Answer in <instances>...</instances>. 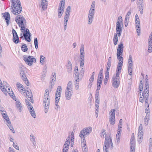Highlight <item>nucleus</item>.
I'll use <instances>...</instances> for the list:
<instances>
[{
	"label": "nucleus",
	"mask_w": 152,
	"mask_h": 152,
	"mask_svg": "<svg viewBox=\"0 0 152 152\" xmlns=\"http://www.w3.org/2000/svg\"><path fill=\"white\" fill-rule=\"evenodd\" d=\"M92 131V128L89 127L87 128L83 129L81 130L80 133V137L83 139V142L82 144V150L83 152H87L88 151L87 148H86L85 146L86 145L85 143L86 140L85 137L90 134Z\"/></svg>",
	"instance_id": "1"
},
{
	"label": "nucleus",
	"mask_w": 152,
	"mask_h": 152,
	"mask_svg": "<svg viewBox=\"0 0 152 152\" xmlns=\"http://www.w3.org/2000/svg\"><path fill=\"white\" fill-rule=\"evenodd\" d=\"M11 12L14 15H18L21 13L22 7L19 0H11Z\"/></svg>",
	"instance_id": "2"
},
{
	"label": "nucleus",
	"mask_w": 152,
	"mask_h": 152,
	"mask_svg": "<svg viewBox=\"0 0 152 152\" xmlns=\"http://www.w3.org/2000/svg\"><path fill=\"white\" fill-rule=\"evenodd\" d=\"M113 144L110 136L105 135V138L103 147L104 152H109L108 149H112L113 148Z\"/></svg>",
	"instance_id": "3"
},
{
	"label": "nucleus",
	"mask_w": 152,
	"mask_h": 152,
	"mask_svg": "<svg viewBox=\"0 0 152 152\" xmlns=\"http://www.w3.org/2000/svg\"><path fill=\"white\" fill-rule=\"evenodd\" d=\"M43 104L45 109V112L46 113L48 110L50 105V96L49 90L48 89L45 90V93L43 99Z\"/></svg>",
	"instance_id": "4"
},
{
	"label": "nucleus",
	"mask_w": 152,
	"mask_h": 152,
	"mask_svg": "<svg viewBox=\"0 0 152 152\" xmlns=\"http://www.w3.org/2000/svg\"><path fill=\"white\" fill-rule=\"evenodd\" d=\"M121 71L118 72L116 70V74L114 75L112 78L113 86L114 88L118 87L120 84V77L119 74Z\"/></svg>",
	"instance_id": "5"
},
{
	"label": "nucleus",
	"mask_w": 152,
	"mask_h": 152,
	"mask_svg": "<svg viewBox=\"0 0 152 152\" xmlns=\"http://www.w3.org/2000/svg\"><path fill=\"white\" fill-rule=\"evenodd\" d=\"M25 20L24 18L22 15H19L16 17L15 21L18 24L20 27H21V30L24 31L26 29L25 27L24 26L23 22Z\"/></svg>",
	"instance_id": "6"
},
{
	"label": "nucleus",
	"mask_w": 152,
	"mask_h": 152,
	"mask_svg": "<svg viewBox=\"0 0 152 152\" xmlns=\"http://www.w3.org/2000/svg\"><path fill=\"white\" fill-rule=\"evenodd\" d=\"M26 68L24 67H21L20 69V76L24 83L27 86L29 85V82L25 75Z\"/></svg>",
	"instance_id": "7"
},
{
	"label": "nucleus",
	"mask_w": 152,
	"mask_h": 152,
	"mask_svg": "<svg viewBox=\"0 0 152 152\" xmlns=\"http://www.w3.org/2000/svg\"><path fill=\"white\" fill-rule=\"evenodd\" d=\"M148 96H140L139 98V101L140 102L143 103L144 102V99L145 100V111L146 115H149V105L148 102Z\"/></svg>",
	"instance_id": "8"
},
{
	"label": "nucleus",
	"mask_w": 152,
	"mask_h": 152,
	"mask_svg": "<svg viewBox=\"0 0 152 152\" xmlns=\"http://www.w3.org/2000/svg\"><path fill=\"white\" fill-rule=\"evenodd\" d=\"M65 0H61L58 7V16L60 18L63 15L65 7Z\"/></svg>",
	"instance_id": "9"
},
{
	"label": "nucleus",
	"mask_w": 152,
	"mask_h": 152,
	"mask_svg": "<svg viewBox=\"0 0 152 152\" xmlns=\"http://www.w3.org/2000/svg\"><path fill=\"white\" fill-rule=\"evenodd\" d=\"M122 55L123 54H117V58L119 61L117 65L116 69V71L118 72L121 71V70L124 60L123 58L122 57Z\"/></svg>",
	"instance_id": "10"
},
{
	"label": "nucleus",
	"mask_w": 152,
	"mask_h": 152,
	"mask_svg": "<svg viewBox=\"0 0 152 152\" xmlns=\"http://www.w3.org/2000/svg\"><path fill=\"white\" fill-rule=\"evenodd\" d=\"M23 60L26 64L29 66L32 65L33 63H35L36 61V59L32 56H26L24 57Z\"/></svg>",
	"instance_id": "11"
},
{
	"label": "nucleus",
	"mask_w": 152,
	"mask_h": 152,
	"mask_svg": "<svg viewBox=\"0 0 152 152\" xmlns=\"http://www.w3.org/2000/svg\"><path fill=\"white\" fill-rule=\"evenodd\" d=\"M25 101L26 103L27 107L28 108L29 111L30 113L31 116L34 118H35L36 117V113L34 111L32 106L30 103L28 101L27 99H25Z\"/></svg>",
	"instance_id": "12"
},
{
	"label": "nucleus",
	"mask_w": 152,
	"mask_h": 152,
	"mask_svg": "<svg viewBox=\"0 0 152 152\" xmlns=\"http://www.w3.org/2000/svg\"><path fill=\"white\" fill-rule=\"evenodd\" d=\"M138 141L139 143H141L143 138V127L142 124H140L138 129Z\"/></svg>",
	"instance_id": "13"
},
{
	"label": "nucleus",
	"mask_w": 152,
	"mask_h": 152,
	"mask_svg": "<svg viewBox=\"0 0 152 152\" xmlns=\"http://www.w3.org/2000/svg\"><path fill=\"white\" fill-rule=\"evenodd\" d=\"M132 58L131 55L129 56L128 64V72L129 75H131L133 66Z\"/></svg>",
	"instance_id": "14"
},
{
	"label": "nucleus",
	"mask_w": 152,
	"mask_h": 152,
	"mask_svg": "<svg viewBox=\"0 0 152 152\" xmlns=\"http://www.w3.org/2000/svg\"><path fill=\"white\" fill-rule=\"evenodd\" d=\"M149 85L148 81H146L144 87V91H142V95L141 96H149Z\"/></svg>",
	"instance_id": "15"
},
{
	"label": "nucleus",
	"mask_w": 152,
	"mask_h": 152,
	"mask_svg": "<svg viewBox=\"0 0 152 152\" xmlns=\"http://www.w3.org/2000/svg\"><path fill=\"white\" fill-rule=\"evenodd\" d=\"M56 75L55 73H52V75L51 76V80H50V86L49 88V89L51 91L52 88L53 87L55 82L56 80Z\"/></svg>",
	"instance_id": "16"
},
{
	"label": "nucleus",
	"mask_w": 152,
	"mask_h": 152,
	"mask_svg": "<svg viewBox=\"0 0 152 152\" xmlns=\"http://www.w3.org/2000/svg\"><path fill=\"white\" fill-rule=\"evenodd\" d=\"M23 36L25 38V40L28 42H30L31 41L30 37L31 35V34L29 32V29L28 28H26L25 31L23 33Z\"/></svg>",
	"instance_id": "17"
},
{
	"label": "nucleus",
	"mask_w": 152,
	"mask_h": 152,
	"mask_svg": "<svg viewBox=\"0 0 152 152\" xmlns=\"http://www.w3.org/2000/svg\"><path fill=\"white\" fill-rule=\"evenodd\" d=\"M119 21H117L116 23V33L119 37L121 36L122 33V27Z\"/></svg>",
	"instance_id": "18"
},
{
	"label": "nucleus",
	"mask_w": 152,
	"mask_h": 152,
	"mask_svg": "<svg viewBox=\"0 0 152 152\" xmlns=\"http://www.w3.org/2000/svg\"><path fill=\"white\" fill-rule=\"evenodd\" d=\"M23 93L24 95L26 97L30 98L31 100L30 101L32 103H33L34 100L33 98V95L32 93L30 90L29 91H26V90L25 91H24Z\"/></svg>",
	"instance_id": "19"
},
{
	"label": "nucleus",
	"mask_w": 152,
	"mask_h": 152,
	"mask_svg": "<svg viewBox=\"0 0 152 152\" xmlns=\"http://www.w3.org/2000/svg\"><path fill=\"white\" fill-rule=\"evenodd\" d=\"M12 32L13 34V41L15 43L17 44L19 42V40L17 33L14 29H12Z\"/></svg>",
	"instance_id": "20"
},
{
	"label": "nucleus",
	"mask_w": 152,
	"mask_h": 152,
	"mask_svg": "<svg viewBox=\"0 0 152 152\" xmlns=\"http://www.w3.org/2000/svg\"><path fill=\"white\" fill-rule=\"evenodd\" d=\"M95 3V1H92L88 14L94 15Z\"/></svg>",
	"instance_id": "21"
},
{
	"label": "nucleus",
	"mask_w": 152,
	"mask_h": 152,
	"mask_svg": "<svg viewBox=\"0 0 152 152\" xmlns=\"http://www.w3.org/2000/svg\"><path fill=\"white\" fill-rule=\"evenodd\" d=\"M61 93V87L58 86L55 95V100H57V99H60Z\"/></svg>",
	"instance_id": "22"
},
{
	"label": "nucleus",
	"mask_w": 152,
	"mask_h": 152,
	"mask_svg": "<svg viewBox=\"0 0 152 152\" xmlns=\"http://www.w3.org/2000/svg\"><path fill=\"white\" fill-rule=\"evenodd\" d=\"M124 51V46L122 42H121L118 47L117 54H123Z\"/></svg>",
	"instance_id": "23"
},
{
	"label": "nucleus",
	"mask_w": 152,
	"mask_h": 152,
	"mask_svg": "<svg viewBox=\"0 0 152 152\" xmlns=\"http://www.w3.org/2000/svg\"><path fill=\"white\" fill-rule=\"evenodd\" d=\"M75 69L74 70V74L75 75V81L77 82H79V77L80 74H79L78 71V69L77 68V67H75Z\"/></svg>",
	"instance_id": "24"
},
{
	"label": "nucleus",
	"mask_w": 152,
	"mask_h": 152,
	"mask_svg": "<svg viewBox=\"0 0 152 152\" xmlns=\"http://www.w3.org/2000/svg\"><path fill=\"white\" fill-rule=\"evenodd\" d=\"M72 91H65V97L66 99L67 100H69L71 98L72 96Z\"/></svg>",
	"instance_id": "25"
},
{
	"label": "nucleus",
	"mask_w": 152,
	"mask_h": 152,
	"mask_svg": "<svg viewBox=\"0 0 152 152\" xmlns=\"http://www.w3.org/2000/svg\"><path fill=\"white\" fill-rule=\"evenodd\" d=\"M70 136H69L66 139V141L63 145V148L69 149L70 144Z\"/></svg>",
	"instance_id": "26"
},
{
	"label": "nucleus",
	"mask_w": 152,
	"mask_h": 152,
	"mask_svg": "<svg viewBox=\"0 0 152 152\" xmlns=\"http://www.w3.org/2000/svg\"><path fill=\"white\" fill-rule=\"evenodd\" d=\"M17 86L18 91L20 92L23 93L26 91V89L23 88V86L20 83H17Z\"/></svg>",
	"instance_id": "27"
},
{
	"label": "nucleus",
	"mask_w": 152,
	"mask_h": 152,
	"mask_svg": "<svg viewBox=\"0 0 152 152\" xmlns=\"http://www.w3.org/2000/svg\"><path fill=\"white\" fill-rule=\"evenodd\" d=\"M4 17L5 19L7 26L9 24V20L10 19V15L8 12H5L4 15Z\"/></svg>",
	"instance_id": "28"
},
{
	"label": "nucleus",
	"mask_w": 152,
	"mask_h": 152,
	"mask_svg": "<svg viewBox=\"0 0 152 152\" xmlns=\"http://www.w3.org/2000/svg\"><path fill=\"white\" fill-rule=\"evenodd\" d=\"M69 18V17L64 16V31H65L66 29L67 24Z\"/></svg>",
	"instance_id": "29"
},
{
	"label": "nucleus",
	"mask_w": 152,
	"mask_h": 152,
	"mask_svg": "<svg viewBox=\"0 0 152 152\" xmlns=\"http://www.w3.org/2000/svg\"><path fill=\"white\" fill-rule=\"evenodd\" d=\"M85 56H79V61L80 66L81 68L83 67L84 64Z\"/></svg>",
	"instance_id": "30"
},
{
	"label": "nucleus",
	"mask_w": 152,
	"mask_h": 152,
	"mask_svg": "<svg viewBox=\"0 0 152 152\" xmlns=\"http://www.w3.org/2000/svg\"><path fill=\"white\" fill-rule=\"evenodd\" d=\"M66 69L67 72L69 73H70L72 70V65L70 61L68 62V64L66 65Z\"/></svg>",
	"instance_id": "31"
},
{
	"label": "nucleus",
	"mask_w": 152,
	"mask_h": 152,
	"mask_svg": "<svg viewBox=\"0 0 152 152\" xmlns=\"http://www.w3.org/2000/svg\"><path fill=\"white\" fill-rule=\"evenodd\" d=\"M16 107L17 109L20 112H21L22 106V104L19 101H18L16 102Z\"/></svg>",
	"instance_id": "32"
},
{
	"label": "nucleus",
	"mask_w": 152,
	"mask_h": 152,
	"mask_svg": "<svg viewBox=\"0 0 152 152\" xmlns=\"http://www.w3.org/2000/svg\"><path fill=\"white\" fill-rule=\"evenodd\" d=\"M94 15L88 14V23L89 25H91L92 23L93 20L94 19Z\"/></svg>",
	"instance_id": "33"
},
{
	"label": "nucleus",
	"mask_w": 152,
	"mask_h": 152,
	"mask_svg": "<svg viewBox=\"0 0 152 152\" xmlns=\"http://www.w3.org/2000/svg\"><path fill=\"white\" fill-rule=\"evenodd\" d=\"M72 82L71 81H69L67 84L66 89L65 91H72Z\"/></svg>",
	"instance_id": "34"
},
{
	"label": "nucleus",
	"mask_w": 152,
	"mask_h": 152,
	"mask_svg": "<svg viewBox=\"0 0 152 152\" xmlns=\"http://www.w3.org/2000/svg\"><path fill=\"white\" fill-rule=\"evenodd\" d=\"M79 56H85L84 45L83 44L81 45Z\"/></svg>",
	"instance_id": "35"
},
{
	"label": "nucleus",
	"mask_w": 152,
	"mask_h": 152,
	"mask_svg": "<svg viewBox=\"0 0 152 152\" xmlns=\"http://www.w3.org/2000/svg\"><path fill=\"white\" fill-rule=\"evenodd\" d=\"M3 117L4 118L6 121L7 122L8 124H10V121L9 120V117L6 113H1Z\"/></svg>",
	"instance_id": "36"
},
{
	"label": "nucleus",
	"mask_w": 152,
	"mask_h": 152,
	"mask_svg": "<svg viewBox=\"0 0 152 152\" xmlns=\"http://www.w3.org/2000/svg\"><path fill=\"white\" fill-rule=\"evenodd\" d=\"M42 6L43 10H45L47 8L48 5L47 0H41Z\"/></svg>",
	"instance_id": "37"
},
{
	"label": "nucleus",
	"mask_w": 152,
	"mask_h": 152,
	"mask_svg": "<svg viewBox=\"0 0 152 152\" xmlns=\"http://www.w3.org/2000/svg\"><path fill=\"white\" fill-rule=\"evenodd\" d=\"M149 114L146 115L144 119V124L146 126H147L148 124V121L149 120Z\"/></svg>",
	"instance_id": "38"
},
{
	"label": "nucleus",
	"mask_w": 152,
	"mask_h": 152,
	"mask_svg": "<svg viewBox=\"0 0 152 152\" xmlns=\"http://www.w3.org/2000/svg\"><path fill=\"white\" fill-rule=\"evenodd\" d=\"M143 90V85L142 83V80L140 81V85H139V93L140 94V96L141 95H142V91Z\"/></svg>",
	"instance_id": "39"
},
{
	"label": "nucleus",
	"mask_w": 152,
	"mask_h": 152,
	"mask_svg": "<svg viewBox=\"0 0 152 152\" xmlns=\"http://www.w3.org/2000/svg\"><path fill=\"white\" fill-rule=\"evenodd\" d=\"M118 35L117 33L114 34L113 37V40L114 44L115 45H117L118 41Z\"/></svg>",
	"instance_id": "40"
},
{
	"label": "nucleus",
	"mask_w": 152,
	"mask_h": 152,
	"mask_svg": "<svg viewBox=\"0 0 152 152\" xmlns=\"http://www.w3.org/2000/svg\"><path fill=\"white\" fill-rule=\"evenodd\" d=\"M115 109H111L109 113V117H115Z\"/></svg>",
	"instance_id": "41"
},
{
	"label": "nucleus",
	"mask_w": 152,
	"mask_h": 152,
	"mask_svg": "<svg viewBox=\"0 0 152 152\" xmlns=\"http://www.w3.org/2000/svg\"><path fill=\"white\" fill-rule=\"evenodd\" d=\"M74 133L72 132L71 134V135L70 138H71V147H72L73 145V142L74 141Z\"/></svg>",
	"instance_id": "42"
},
{
	"label": "nucleus",
	"mask_w": 152,
	"mask_h": 152,
	"mask_svg": "<svg viewBox=\"0 0 152 152\" xmlns=\"http://www.w3.org/2000/svg\"><path fill=\"white\" fill-rule=\"evenodd\" d=\"M130 151H135V142H130Z\"/></svg>",
	"instance_id": "43"
},
{
	"label": "nucleus",
	"mask_w": 152,
	"mask_h": 152,
	"mask_svg": "<svg viewBox=\"0 0 152 152\" xmlns=\"http://www.w3.org/2000/svg\"><path fill=\"white\" fill-rule=\"evenodd\" d=\"M109 122L111 125H114L115 123V117H109Z\"/></svg>",
	"instance_id": "44"
},
{
	"label": "nucleus",
	"mask_w": 152,
	"mask_h": 152,
	"mask_svg": "<svg viewBox=\"0 0 152 152\" xmlns=\"http://www.w3.org/2000/svg\"><path fill=\"white\" fill-rule=\"evenodd\" d=\"M30 139L31 141L32 142L33 145L35 146V137L33 134H31L30 137Z\"/></svg>",
	"instance_id": "45"
},
{
	"label": "nucleus",
	"mask_w": 152,
	"mask_h": 152,
	"mask_svg": "<svg viewBox=\"0 0 152 152\" xmlns=\"http://www.w3.org/2000/svg\"><path fill=\"white\" fill-rule=\"evenodd\" d=\"M59 100H58V99H57V100H55V103L56 106L55 108L57 110H58V109L60 108V107L58 105V103L59 101Z\"/></svg>",
	"instance_id": "46"
},
{
	"label": "nucleus",
	"mask_w": 152,
	"mask_h": 152,
	"mask_svg": "<svg viewBox=\"0 0 152 152\" xmlns=\"http://www.w3.org/2000/svg\"><path fill=\"white\" fill-rule=\"evenodd\" d=\"M21 49L22 51L25 52L28 50V48L26 44L23 45L21 47Z\"/></svg>",
	"instance_id": "47"
},
{
	"label": "nucleus",
	"mask_w": 152,
	"mask_h": 152,
	"mask_svg": "<svg viewBox=\"0 0 152 152\" xmlns=\"http://www.w3.org/2000/svg\"><path fill=\"white\" fill-rule=\"evenodd\" d=\"M2 88H4L5 89V86H6V88H7L9 87V85L6 82L3 81V84L2 83Z\"/></svg>",
	"instance_id": "48"
},
{
	"label": "nucleus",
	"mask_w": 152,
	"mask_h": 152,
	"mask_svg": "<svg viewBox=\"0 0 152 152\" xmlns=\"http://www.w3.org/2000/svg\"><path fill=\"white\" fill-rule=\"evenodd\" d=\"M94 77H91L89 79V84L88 86H89V87L90 88L92 86V83L94 80Z\"/></svg>",
	"instance_id": "49"
},
{
	"label": "nucleus",
	"mask_w": 152,
	"mask_h": 152,
	"mask_svg": "<svg viewBox=\"0 0 152 152\" xmlns=\"http://www.w3.org/2000/svg\"><path fill=\"white\" fill-rule=\"evenodd\" d=\"M34 43L36 49H37L38 48V40L37 38H35L34 39Z\"/></svg>",
	"instance_id": "50"
},
{
	"label": "nucleus",
	"mask_w": 152,
	"mask_h": 152,
	"mask_svg": "<svg viewBox=\"0 0 152 152\" xmlns=\"http://www.w3.org/2000/svg\"><path fill=\"white\" fill-rule=\"evenodd\" d=\"M135 21L136 28H139V27H140V20L137 21L135 20Z\"/></svg>",
	"instance_id": "51"
},
{
	"label": "nucleus",
	"mask_w": 152,
	"mask_h": 152,
	"mask_svg": "<svg viewBox=\"0 0 152 152\" xmlns=\"http://www.w3.org/2000/svg\"><path fill=\"white\" fill-rule=\"evenodd\" d=\"M105 130L104 129H102V132L101 133V137L103 138L104 137V135L106 134Z\"/></svg>",
	"instance_id": "52"
},
{
	"label": "nucleus",
	"mask_w": 152,
	"mask_h": 152,
	"mask_svg": "<svg viewBox=\"0 0 152 152\" xmlns=\"http://www.w3.org/2000/svg\"><path fill=\"white\" fill-rule=\"evenodd\" d=\"M8 124H9V125H8V126L9 127L11 132L13 133H15V130L14 128H13V127L11 125V123Z\"/></svg>",
	"instance_id": "53"
},
{
	"label": "nucleus",
	"mask_w": 152,
	"mask_h": 152,
	"mask_svg": "<svg viewBox=\"0 0 152 152\" xmlns=\"http://www.w3.org/2000/svg\"><path fill=\"white\" fill-rule=\"evenodd\" d=\"M130 142H135V138L134 133L132 134L130 140Z\"/></svg>",
	"instance_id": "54"
},
{
	"label": "nucleus",
	"mask_w": 152,
	"mask_h": 152,
	"mask_svg": "<svg viewBox=\"0 0 152 152\" xmlns=\"http://www.w3.org/2000/svg\"><path fill=\"white\" fill-rule=\"evenodd\" d=\"M84 72V69L83 68H82L81 69L80 71V77H82L83 76Z\"/></svg>",
	"instance_id": "55"
},
{
	"label": "nucleus",
	"mask_w": 152,
	"mask_h": 152,
	"mask_svg": "<svg viewBox=\"0 0 152 152\" xmlns=\"http://www.w3.org/2000/svg\"><path fill=\"white\" fill-rule=\"evenodd\" d=\"M109 76H105V77L104 80V84L106 85L107 83V82L109 79Z\"/></svg>",
	"instance_id": "56"
},
{
	"label": "nucleus",
	"mask_w": 152,
	"mask_h": 152,
	"mask_svg": "<svg viewBox=\"0 0 152 152\" xmlns=\"http://www.w3.org/2000/svg\"><path fill=\"white\" fill-rule=\"evenodd\" d=\"M110 68L107 67L106 70L105 75L109 76V73Z\"/></svg>",
	"instance_id": "57"
},
{
	"label": "nucleus",
	"mask_w": 152,
	"mask_h": 152,
	"mask_svg": "<svg viewBox=\"0 0 152 152\" xmlns=\"http://www.w3.org/2000/svg\"><path fill=\"white\" fill-rule=\"evenodd\" d=\"M137 4L138 5H142L143 4V0H137Z\"/></svg>",
	"instance_id": "58"
},
{
	"label": "nucleus",
	"mask_w": 152,
	"mask_h": 152,
	"mask_svg": "<svg viewBox=\"0 0 152 152\" xmlns=\"http://www.w3.org/2000/svg\"><path fill=\"white\" fill-rule=\"evenodd\" d=\"M13 147L16 149H17L18 150H19V146L17 145V143L15 144L13 142Z\"/></svg>",
	"instance_id": "59"
},
{
	"label": "nucleus",
	"mask_w": 152,
	"mask_h": 152,
	"mask_svg": "<svg viewBox=\"0 0 152 152\" xmlns=\"http://www.w3.org/2000/svg\"><path fill=\"white\" fill-rule=\"evenodd\" d=\"M103 69L102 68L100 69V70L99 74L98 76L103 77Z\"/></svg>",
	"instance_id": "60"
},
{
	"label": "nucleus",
	"mask_w": 152,
	"mask_h": 152,
	"mask_svg": "<svg viewBox=\"0 0 152 152\" xmlns=\"http://www.w3.org/2000/svg\"><path fill=\"white\" fill-rule=\"evenodd\" d=\"M122 17L121 16H119L118 18V20L117 21H119L120 23H121V24H123L122 22Z\"/></svg>",
	"instance_id": "61"
},
{
	"label": "nucleus",
	"mask_w": 152,
	"mask_h": 152,
	"mask_svg": "<svg viewBox=\"0 0 152 152\" xmlns=\"http://www.w3.org/2000/svg\"><path fill=\"white\" fill-rule=\"evenodd\" d=\"M75 88L76 90H77L79 89V85L78 82H75Z\"/></svg>",
	"instance_id": "62"
},
{
	"label": "nucleus",
	"mask_w": 152,
	"mask_h": 152,
	"mask_svg": "<svg viewBox=\"0 0 152 152\" xmlns=\"http://www.w3.org/2000/svg\"><path fill=\"white\" fill-rule=\"evenodd\" d=\"M45 59V58L43 56H41L40 57V63H42L43 61Z\"/></svg>",
	"instance_id": "63"
},
{
	"label": "nucleus",
	"mask_w": 152,
	"mask_h": 152,
	"mask_svg": "<svg viewBox=\"0 0 152 152\" xmlns=\"http://www.w3.org/2000/svg\"><path fill=\"white\" fill-rule=\"evenodd\" d=\"M131 13V10H129L127 13L125 17L126 18H129V16Z\"/></svg>",
	"instance_id": "64"
}]
</instances>
